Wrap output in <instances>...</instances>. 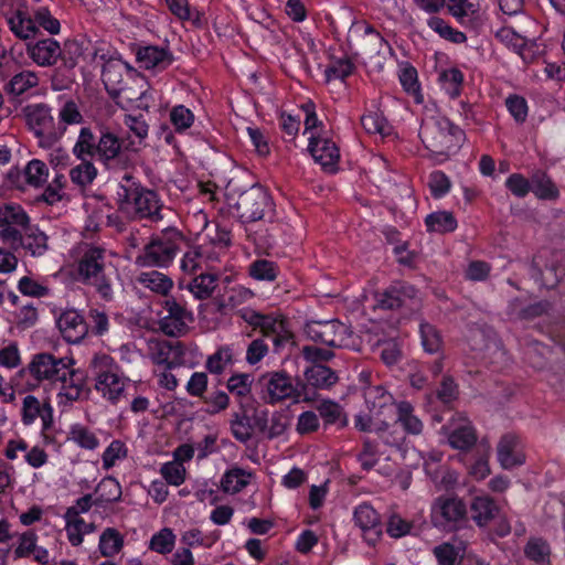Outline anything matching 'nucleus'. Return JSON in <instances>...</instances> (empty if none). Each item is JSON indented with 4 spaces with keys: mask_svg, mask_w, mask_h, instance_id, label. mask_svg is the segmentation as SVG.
I'll return each mask as SVG.
<instances>
[{
    "mask_svg": "<svg viewBox=\"0 0 565 565\" xmlns=\"http://www.w3.org/2000/svg\"><path fill=\"white\" fill-rule=\"evenodd\" d=\"M23 175L28 185L39 188L47 180L49 169L43 161L32 159L24 167Z\"/></svg>",
    "mask_w": 565,
    "mask_h": 565,
    "instance_id": "obj_43",
    "label": "nucleus"
},
{
    "mask_svg": "<svg viewBox=\"0 0 565 565\" xmlns=\"http://www.w3.org/2000/svg\"><path fill=\"white\" fill-rule=\"evenodd\" d=\"M248 273L252 278L258 281H273L278 275L275 263L267 259H258L250 264Z\"/></svg>",
    "mask_w": 565,
    "mask_h": 565,
    "instance_id": "obj_48",
    "label": "nucleus"
},
{
    "mask_svg": "<svg viewBox=\"0 0 565 565\" xmlns=\"http://www.w3.org/2000/svg\"><path fill=\"white\" fill-rule=\"evenodd\" d=\"M242 216L248 221L262 220L271 210L269 194L262 188H252L239 202Z\"/></svg>",
    "mask_w": 565,
    "mask_h": 565,
    "instance_id": "obj_16",
    "label": "nucleus"
},
{
    "mask_svg": "<svg viewBox=\"0 0 565 565\" xmlns=\"http://www.w3.org/2000/svg\"><path fill=\"white\" fill-rule=\"evenodd\" d=\"M417 291L411 285L401 282L376 296V306L383 309H393L407 306L416 298Z\"/></svg>",
    "mask_w": 565,
    "mask_h": 565,
    "instance_id": "obj_21",
    "label": "nucleus"
},
{
    "mask_svg": "<svg viewBox=\"0 0 565 565\" xmlns=\"http://www.w3.org/2000/svg\"><path fill=\"white\" fill-rule=\"evenodd\" d=\"M160 472L164 480L172 486H180L185 480V468L181 462L169 461L162 465Z\"/></svg>",
    "mask_w": 565,
    "mask_h": 565,
    "instance_id": "obj_56",
    "label": "nucleus"
},
{
    "mask_svg": "<svg viewBox=\"0 0 565 565\" xmlns=\"http://www.w3.org/2000/svg\"><path fill=\"white\" fill-rule=\"evenodd\" d=\"M105 257L102 247L89 246L86 248L78 262V274L81 279L97 287L98 291L106 296L104 285Z\"/></svg>",
    "mask_w": 565,
    "mask_h": 565,
    "instance_id": "obj_8",
    "label": "nucleus"
},
{
    "mask_svg": "<svg viewBox=\"0 0 565 565\" xmlns=\"http://www.w3.org/2000/svg\"><path fill=\"white\" fill-rule=\"evenodd\" d=\"M465 502L457 497H439L431 505V522L444 530L456 529L465 520Z\"/></svg>",
    "mask_w": 565,
    "mask_h": 565,
    "instance_id": "obj_6",
    "label": "nucleus"
},
{
    "mask_svg": "<svg viewBox=\"0 0 565 565\" xmlns=\"http://www.w3.org/2000/svg\"><path fill=\"white\" fill-rule=\"evenodd\" d=\"M447 8L457 19L473 15L479 10V2L471 0H448Z\"/></svg>",
    "mask_w": 565,
    "mask_h": 565,
    "instance_id": "obj_59",
    "label": "nucleus"
},
{
    "mask_svg": "<svg viewBox=\"0 0 565 565\" xmlns=\"http://www.w3.org/2000/svg\"><path fill=\"white\" fill-rule=\"evenodd\" d=\"M29 127L36 137H43L53 126L51 108L45 104L28 105L23 109Z\"/></svg>",
    "mask_w": 565,
    "mask_h": 565,
    "instance_id": "obj_23",
    "label": "nucleus"
},
{
    "mask_svg": "<svg viewBox=\"0 0 565 565\" xmlns=\"http://www.w3.org/2000/svg\"><path fill=\"white\" fill-rule=\"evenodd\" d=\"M353 518L355 525L362 532L364 541L374 546L382 535L377 512L371 505L363 503L355 508Z\"/></svg>",
    "mask_w": 565,
    "mask_h": 565,
    "instance_id": "obj_15",
    "label": "nucleus"
},
{
    "mask_svg": "<svg viewBox=\"0 0 565 565\" xmlns=\"http://www.w3.org/2000/svg\"><path fill=\"white\" fill-rule=\"evenodd\" d=\"M170 120L178 132L190 128L194 121L193 113L183 105H178L170 113Z\"/></svg>",
    "mask_w": 565,
    "mask_h": 565,
    "instance_id": "obj_57",
    "label": "nucleus"
},
{
    "mask_svg": "<svg viewBox=\"0 0 565 565\" xmlns=\"http://www.w3.org/2000/svg\"><path fill=\"white\" fill-rule=\"evenodd\" d=\"M70 435L71 439L83 448L94 449L98 445L96 436L85 427L75 426L72 428Z\"/></svg>",
    "mask_w": 565,
    "mask_h": 565,
    "instance_id": "obj_64",
    "label": "nucleus"
},
{
    "mask_svg": "<svg viewBox=\"0 0 565 565\" xmlns=\"http://www.w3.org/2000/svg\"><path fill=\"white\" fill-rule=\"evenodd\" d=\"M167 315L160 320L161 330L170 337L183 334L193 321L192 313L174 301L166 302Z\"/></svg>",
    "mask_w": 565,
    "mask_h": 565,
    "instance_id": "obj_17",
    "label": "nucleus"
},
{
    "mask_svg": "<svg viewBox=\"0 0 565 565\" xmlns=\"http://www.w3.org/2000/svg\"><path fill=\"white\" fill-rule=\"evenodd\" d=\"M21 413L24 425H31L40 417L43 430H47L53 423V409L50 403H41L33 395H26L23 398Z\"/></svg>",
    "mask_w": 565,
    "mask_h": 565,
    "instance_id": "obj_19",
    "label": "nucleus"
},
{
    "mask_svg": "<svg viewBox=\"0 0 565 565\" xmlns=\"http://www.w3.org/2000/svg\"><path fill=\"white\" fill-rule=\"evenodd\" d=\"M419 332L424 350L428 353L438 352L441 347V338L435 327L428 323H422Z\"/></svg>",
    "mask_w": 565,
    "mask_h": 565,
    "instance_id": "obj_55",
    "label": "nucleus"
},
{
    "mask_svg": "<svg viewBox=\"0 0 565 565\" xmlns=\"http://www.w3.org/2000/svg\"><path fill=\"white\" fill-rule=\"evenodd\" d=\"M139 191V188L132 180L130 174H125L122 178V182L119 184V189L117 191L118 202L121 207L134 202V198L136 193Z\"/></svg>",
    "mask_w": 565,
    "mask_h": 565,
    "instance_id": "obj_61",
    "label": "nucleus"
},
{
    "mask_svg": "<svg viewBox=\"0 0 565 565\" xmlns=\"http://www.w3.org/2000/svg\"><path fill=\"white\" fill-rule=\"evenodd\" d=\"M446 443L454 449L467 450L477 443V433L472 423L462 414H456L443 427Z\"/></svg>",
    "mask_w": 565,
    "mask_h": 565,
    "instance_id": "obj_7",
    "label": "nucleus"
},
{
    "mask_svg": "<svg viewBox=\"0 0 565 565\" xmlns=\"http://www.w3.org/2000/svg\"><path fill=\"white\" fill-rule=\"evenodd\" d=\"M308 150L322 169L333 172L340 159V151L335 142L324 136H309Z\"/></svg>",
    "mask_w": 565,
    "mask_h": 565,
    "instance_id": "obj_11",
    "label": "nucleus"
},
{
    "mask_svg": "<svg viewBox=\"0 0 565 565\" xmlns=\"http://www.w3.org/2000/svg\"><path fill=\"white\" fill-rule=\"evenodd\" d=\"M265 398L269 403H277L291 398L296 394V387L289 375L284 372H269L262 376Z\"/></svg>",
    "mask_w": 565,
    "mask_h": 565,
    "instance_id": "obj_12",
    "label": "nucleus"
},
{
    "mask_svg": "<svg viewBox=\"0 0 565 565\" xmlns=\"http://www.w3.org/2000/svg\"><path fill=\"white\" fill-rule=\"evenodd\" d=\"M61 47L57 41L45 39L34 44H28V54L40 66H51L61 56Z\"/></svg>",
    "mask_w": 565,
    "mask_h": 565,
    "instance_id": "obj_24",
    "label": "nucleus"
},
{
    "mask_svg": "<svg viewBox=\"0 0 565 565\" xmlns=\"http://www.w3.org/2000/svg\"><path fill=\"white\" fill-rule=\"evenodd\" d=\"M108 95H111L116 99V103L121 107H131L142 110H148L156 99V92L152 89H146L137 97H135V94L130 88L111 93L108 90Z\"/></svg>",
    "mask_w": 565,
    "mask_h": 565,
    "instance_id": "obj_26",
    "label": "nucleus"
},
{
    "mask_svg": "<svg viewBox=\"0 0 565 565\" xmlns=\"http://www.w3.org/2000/svg\"><path fill=\"white\" fill-rule=\"evenodd\" d=\"M497 460L504 470L523 466L526 456L521 438L514 434L503 435L497 445Z\"/></svg>",
    "mask_w": 565,
    "mask_h": 565,
    "instance_id": "obj_10",
    "label": "nucleus"
},
{
    "mask_svg": "<svg viewBox=\"0 0 565 565\" xmlns=\"http://www.w3.org/2000/svg\"><path fill=\"white\" fill-rule=\"evenodd\" d=\"M149 355L153 363L171 367L180 362L182 345L178 341L151 339L148 341Z\"/></svg>",
    "mask_w": 565,
    "mask_h": 565,
    "instance_id": "obj_18",
    "label": "nucleus"
},
{
    "mask_svg": "<svg viewBox=\"0 0 565 565\" xmlns=\"http://www.w3.org/2000/svg\"><path fill=\"white\" fill-rule=\"evenodd\" d=\"M57 111L58 130L61 135L66 130L67 126L79 125L84 117L81 113L78 103L73 98H61Z\"/></svg>",
    "mask_w": 565,
    "mask_h": 565,
    "instance_id": "obj_30",
    "label": "nucleus"
},
{
    "mask_svg": "<svg viewBox=\"0 0 565 565\" xmlns=\"http://www.w3.org/2000/svg\"><path fill=\"white\" fill-rule=\"evenodd\" d=\"M20 247L32 256H42L47 249V236L36 227H26Z\"/></svg>",
    "mask_w": 565,
    "mask_h": 565,
    "instance_id": "obj_37",
    "label": "nucleus"
},
{
    "mask_svg": "<svg viewBox=\"0 0 565 565\" xmlns=\"http://www.w3.org/2000/svg\"><path fill=\"white\" fill-rule=\"evenodd\" d=\"M443 459L438 451H431L424 458V469L439 490L454 489L459 481V473L449 467H437Z\"/></svg>",
    "mask_w": 565,
    "mask_h": 565,
    "instance_id": "obj_13",
    "label": "nucleus"
},
{
    "mask_svg": "<svg viewBox=\"0 0 565 565\" xmlns=\"http://www.w3.org/2000/svg\"><path fill=\"white\" fill-rule=\"evenodd\" d=\"M175 544V535L169 527H163L154 533L150 540L149 548L159 554L170 553Z\"/></svg>",
    "mask_w": 565,
    "mask_h": 565,
    "instance_id": "obj_49",
    "label": "nucleus"
},
{
    "mask_svg": "<svg viewBox=\"0 0 565 565\" xmlns=\"http://www.w3.org/2000/svg\"><path fill=\"white\" fill-rule=\"evenodd\" d=\"M425 224L429 232L439 234L450 233L457 228V220L448 211H437L428 214Z\"/></svg>",
    "mask_w": 565,
    "mask_h": 565,
    "instance_id": "obj_36",
    "label": "nucleus"
},
{
    "mask_svg": "<svg viewBox=\"0 0 565 565\" xmlns=\"http://www.w3.org/2000/svg\"><path fill=\"white\" fill-rule=\"evenodd\" d=\"M433 552L439 565H455L465 556L467 547L461 541L447 542L436 546Z\"/></svg>",
    "mask_w": 565,
    "mask_h": 565,
    "instance_id": "obj_34",
    "label": "nucleus"
},
{
    "mask_svg": "<svg viewBox=\"0 0 565 565\" xmlns=\"http://www.w3.org/2000/svg\"><path fill=\"white\" fill-rule=\"evenodd\" d=\"M39 84L38 75L32 71H22L15 74L8 83V92L20 96Z\"/></svg>",
    "mask_w": 565,
    "mask_h": 565,
    "instance_id": "obj_42",
    "label": "nucleus"
},
{
    "mask_svg": "<svg viewBox=\"0 0 565 565\" xmlns=\"http://www.w3.org/2000/svg\"><path fill=\"white\" fill-rule=\"evenodd\" d=\"M62 337L68 343H78L87 333V324L76 310H66L57 319Z\"/></svg>",
    "mask_w": 565,
    "mask_h": 565,
    "instance_id": "obj_20",
    "label": "nucleus"
},
{
    "mask_svg": "<svg viewBox=\"0 0 565 565\" xmlns=\"http://www.w3.org/2000/svg\"><path fill=\"white\" fill-rule=\"evenodd\" d=\"M29 223L30 217L20 205L3 204L0 206V226L15 225L21 228H26Z\"/></svg>",
    "mask_w": 565,
    "mask_h": 565,
    "instance_id": "obj_39",
    "label": "nucleus"
},
{
    "mask_svg": "<svg viewBox=\"0 0 565 565\" xmlns=\"http://www.w3.org/2000/svg\"><path fill=\"white\" fill-rule=\"evenodd\" d=\"M181 242L182 235L178 230H166L146 246L143 264L158 267L168 266L174 258Z\"/></svg>",
    "mask_w": 565,
    "mask_h": 565,
    "instance_id": "obj_5",
    "label": "nucleus"
},
{
    "mask_svg": "<svg viewBox=\"0 0 565 565\" xmlns=\"http://www.w3.org/2000/svg\"><path fill=\"white\" fill-rule=\"evenodd\" d=\"M97 175L96 168L88 161L83 162L70 171L72 182L81 188L90 184Z\"/></svg>",
    "mask_w": 565,
    "mask_h": 565,
    "instance_id": "obj_52",
    "label": "nucleus"
},
{
    "mask_svg": "<svg viewBox=\"0 0 565 565\" xmlns=\"http://www.w3.org/2000/svg\"><path fill=\"white\" fill-rule=\"evenodd\" d=\"M253 479V475L241 468L227 470L221 479V488L225 493L235 494L246 488Z\"/></svg>",
    "mask_w": 565,
    "mask_h": 565,
    "instance_id": "obj_32",
    "label": "nucleus"
},
{
    "mask_svg": "<svg viewBox=\"0 0 565 565\" xmlns=\"http://www.w3.org/2000/svg\"><path fill=\"white\" fill-rule=\"evenodd\" d=\"M507 189L518 198H524L532 188V180L529 181L520 173L511 174L505 181Z\"/></svg>",
    "mask_w": 565,
    "mask_h": 565,
    "instance_id": "obj_63",
    "label": "nucleus"
},
{
    "mask_svg": "<svg viewBox=\"0 0 565 565\" xmlns=\"http://www.w3.org/2000/svg\"><path fill=\"white\" fill-rule=\"evenodd\" d=\"M139 281L145 287L160 295H167L173 286V282L169 277H167L162 273L154 270L149 273H142L139 277Z\"/></svg>",
    "mask_w": 565,
    "mask_h": 565,
    "instance_id": "obj_44",
    "label": "nucleus"
},
{
    "mask_svg": "<svg viewBox=\"0 0 565 565\" xmlns=\"http://www.w3.org/2000/svg\"><path fill=\"white\" fill-rule=\"evenodd\" d=\"M306 334L316 343L328 347L358 349L353 333L340 321H313L306 326Z\"/></svg>",
    "mask_w": 565,
    "mask_h": 565,
    "instance_id": "obj_4",
    "label": "nucleus"
},
{
    "mask_svg": "<svg viewBox=\"0 0 565 565\" xmlns=\"http://www.w3.org/2000/svg\"><path fill=\"white\" fill-rule=\"evenodd\" d=\"M65 521H66V533L68 541L73 546H77L83 542V535L85 533H90L94 531V524L87 523L81 514H76L75 510H66L65 512Z\"/></svg>",
    "mask_w": 565,
    "mask_h": 565,
    "instance_id": "obj_29",
    "label": "nucleus"
},
{
    "mask_svg": "<svg viewBox=\"0 0 565 565\" xmlns=\"http://www.w3.org/2000/svg\"><path fill=\"white\" fill-rule=\"evenodd\" d=\"M361 125L367 134L376 135L381 138L392 134V126L379 110H367L361 117Z\"/></svg>",
    "mask_w": 565,
    "mask_h": 565,
    "instance_id": "obj_35",
    "label": "nucleus"
},
{
    "mask_svg": "<svg viewBox=\"0 0 565 565\" xmlns=\"http://www.w3.org/2000/svg\"><path fill=\"white\" fill-rule=\"evenodd\" d=\"M369 413H361L355 417V427L363 431L382 430L386 420L397 412V422L408 434L419 435L423 431V422L414 414L408 402L394 403L393 396L383 387H371L365 393Z\"/></svg>",
    "mask_w": 565,
    "mask_h": 565,
    "instance_id": "obj_1",
    "label": "nucleus"
},
{
    "mask_svg": "<svg viewBox=\"0 0 565 565\" xmlns=\"http://www.w3.org/2000/svg\"><path fill=\"white\" fill-rule=\"evenodd\" d=\"M216 287V277L212 274H201L195 277L188 286L190 292L196 299L209 298Z\"/></svg>",
    "mask_w": 565,
    "mask_h": 565,
    "instance_id": "obj_46",
    "label": "nucleus"
},
{
    "mask_svg": "<svg viewBox=\"0 0 565 565\" xmlns=\"http://www.w3.org/2000/svg\"><path fill=\"white\" fill-rule=\"evenodd\" d=\"M495 36L508 47L520 52L525 45V38L515 32L511 26H502L495 32Z\"/></svg>",
    "mask_w": 565,
    "mask_h": 565,
    "instance_id": "obj_58",
    "label": "nucleus"
},
{
    "mask_svg": "<svg viewBox=\"0 0 565 565\" xmlns=\"http://www.w3.org/2000/svg\"><path fill=\"white\" fill-rule=\"evenodd\" d=\"M132 203L136 212L142 217H154L161 209L157 193L146 189H139Z\"/></svg>",
    "mask_w": 565,
    "mask_h": 565,
    "instance_id": "obj_31",
    "label": "nucleus"
},
{
    "mask_svg": "<svg viewBox=\"0 0 565 565\" xmlns=\"http://www.w3.org/2000/svg\"><path fill=\"white\" fill-rule=\"evenodd\" d=\"M349 36L358 41L362 52L370 56L381 53L383 46L386 44L383 36L374 30L371 24L362 20L352 23L349 30Z\"/></svg>",
    "mask_w": 565,
    "mask_h": 565,
    "instance_id": "obj_14",
    "label": "nucleus"
},
{
    "mask_svg": "<svg viewBox=\"0 0 565 565\" xmlns=\"http://www.w3.org/2000/svg\"><path fill=\"white\" fill-rule=\"evenodd\" d=\"M443 89L450 96H459L463 83V75L458 68H449L439 75Z\"/></svg>",
    "mask_w": 565,
    "mask_h": 565,
    "instance_id": "obj_47",
    "label": "nucleus"
},
{
    "mask_svg": "<svg viewBox=\"0 0 565 565\" xmlns=\"http://www.w3.org/2000/svg\"><path fill=\"white\" fill-rule=\"evenodd\" d=\"M353 70L354 65L349 58L334 60L324 71L326 81H344L352 74Z\"/></svg>",
    "mask_w": 565,
    "mask_h": 565,
    "instance_id": "obj_51",
    "label": "nucleus"
},
{
    "mask_svg": "<svg viewBox=\"0 0 565 565\" xmlns=\"http://www.w3.org/2000/svg\"><path fill=\"white\" fill-rule=\"evenodd\" d=\"M218 259V252L210 250L207 246L200 245L188 250L181 259V269L186 274L210 268L211 264Z\"/></svg>",
    "mask_w": 565,
    "mask_h": 565,
    "instance_id": "obj_22",
    "label": "nucleus"
},
{
    "mask_svg": "<svg viewBox=\"0 0 565 565\" xmlns=\"http://www.w3.org/2000/svg\"><path fill=\"white\" fill-rule=\"evenodd\" d=\"M473 521L479 526H487L499 514L494 500L488 495L476 497L471 503Z\"/></svg>",
    "mask_w": 565,
    "mask_h": 565,
    "instance_id": "obj_28",
    "label": "nucleus"
},
{
    "mask_svg": "<svg viewBox=\"0 0 565 565\" xmlns=\"http://www.w3.org/2000/svg\"><path fill=\"white\" fill-rule=\"evenodd\" d=\"M38 535L34 531L28 530L19 535V544L14 550L17 558L28 557L38 547Z\"/></svg>",
    "mask_w": 565,
    "mask_h": 565,
    "instance_id": "obj_60",
    "label": "nucleus"
},
{
    "mask_svg": "<svg viewBox=\"0 0 565 565\" xmlns=\"http://www.w3.org/2000/svg\"><path fill=\"white\" fill-rule=\"evenodd\" d=\"M65 184V177L63 174H57L52 180V182L45 188L44 192L41 195L42 200L50 205H53L62 201L65 196V193L63 191Z\"/></svg>",
    "mask_w": 565,
    "mask_h": 565,
    "instance_id": "obj_54",
    "label": "nucleus"
},
{
    "mask_svg": "<svg viewBox=\"0 0 565 565\" xmlns=\"http://www.w3.org/2000/svg\"><path fill=\"white\" fill-rule=\"evenodd\" d=\"M531 191L542 200H552L558 195L557 188L545 174H534L532 177Z\"/></svg>",
    "mask_w": 565,
    "mask_h": 565,
    "instance_id": "obj_50",
    "label": "nucleus"
},
{
    "mask_svg": "<svg viewBox=\"0 0 565 565\" xmlns=\"http://www.w3.org/2000/svg\"><path fill=\"white\" fill-rule=\"evenodd\" d=\"M74 363L73 358L38 353L29 363L28 371L36 381L58 384V404L68 405L79 399L85 386L84 374L74 369Z\"/></svg>",
    "mask_w": 565,
    "mask_h": 565,
    "instance_id": "obj_2",
    "label": "nucleus"
},
{
    "mask_svg": "<svg viewBox=\"0 0 565 565\" xmlns=\"http://www.w3.org/2000/svg\"><path fill=\"white\" fill-rule=\"evenodd\" d=\"M234 363L233 350L222 347L206 360V369L210 373L221 374Z\"/></svg>",
    "mask_w": 565,
    "mask_h": 565,
    "instance_id": "obj_45",
    "label": "nucleus"
},
{
    "mask_svg": "<svg viewBox=\"0 0 565 565\" xmlns=\"http://www.w3.org/2000/svg\"><path fill=\"white\" fill-rule=\"evenodd\" d=\"M99 149V143L92 129L83 127L79 131L77 141L73 148V153L82 160L86 157H93Z\"/></svg>",
    "mask_w": 565,
    "mask_h": 565,
    "instance_id": "obj_38",
    "label": "nucleus"
},
{
    "mask_svg": "<svg viewBox=\"0 0 565 565\" xmlns=\"http://www.w3.org/2000/svg\"><path fill=\"white\" fill-rule=\"evenodd\" d=\"M305 379L308 385L316 388L326 390L337 383V374L329 367L321 364H313L305 372Z\"/></svg>",
    "mask_w": 565,
    "mask_h": 565,
    "instance_id": "obj_33",
    "label": "nucleus"
},
{
    "mask_svg": "<svg viewBox=\"0 0 565 565\" xmlns=\"http://www.w3.org/2000/svg\"><path fill=\"white\" fill-rule=\"evenodd\" d=\"M398 78L404 90L412 96L417 104L423 103L417 71L409 65L402 66L399 68Z\"/></svg>",
    "mask_w": 565,
    "mask_h": 565,
    "instance_id": "obj_41",
    "label": "nucleus"
},
{
    "mask_svg": "<svg viewBox=\"0 0 565 565\" xmlns=\"http://www.w3.org/2000/svg\"><path fill=\"white\" fill-rule=\"evenodd\" d=\"M550 546L541 539H531L525 547V555L537 564L545 565L550 561Z\"/></svg>",
    "mask_w": 565,
    "mask_h": 565,
    "instance_id": "obj_53",
    "label": "nucleus"
},
{
    "mask_svg": "<svg viewBox=\"0 0 565 565\" xmlns=\"http://www.w3.org/2000/svg\"><path fill=\"white\" fill-rule=\"evenodd\" d=\"M202 218L204 221L205 227L207 228V233L205 234V239H207V243H204L203 245L207 246L210 250L218 252L220 256L230 245V233L226 230L221 228L217 224H214L213 228H210L204 214H202Z\"/></svg>",
    "mask_w": 565,
    "mask_h": 565,
    "instance_id": "obj_40",
    "label": "nucleus"
},
{
    "mask_svg": "<svg viewBox=\"0 0 565 565\" xmlns=\"http://www.w3.org/2000/svg\"><path fill=\"white\" fill-rule=\"evenodd\" d=\"M6 6L7 4L4 2L2 4V13L4 14L10 30L14 33V35L22 40H28L35 36L38 32L35 22L31 18L26 17V14L21 9H17L12 12L6 11Z\"/></svg>",
    "mask_w": 565,
    "mask_h": 565,
    "instance_id": "obj_25",
    "label": "nucleus"
},
{
    "mask_svg": "<svg viewBox=\"0 0 565 565\" xmlns=\"http://www.w3.org/2000/svg\"><path fill=\"white\" fill-rule=\"evenodd\" d=\"M137 58L141 67L151 68H166L171 62L170 53L158 46H145L139 49Z\"/></svg>",
    "mask_w": 565,
    "mask_h": 565,
    "instance_id": "obj_27",
    "label": "nucleus"
},
{
    "mask_svg": "<svg viewBox=\"0 0 565 565\" xmlns=\"http://www.w3.org/2000/svg\"><path fill=\"white\" fill-rule=\"evenodd\" d=\"M243 318L250 326L259 328L265 335L271 337L276 347H279L291 335L287 321L280 315L266 316L254 310H247Z\"/></svg>",
    "mask_w": 565,
    "mask_h": 565,
    "instance_id": "obj_9",
    "label": "nucleus"
},
{
    "mask_svg": "<svg viewBox=\"0 0 565 565\" xmlns=\"http://www.w3.org/2000/svg\"><path fill=\"white\" fill-rule=\"evenodd\" d=\"M419 137L437 163H443L461 147L465 134L441 115L426 116L420 125Z\"/></svg>",
    "mask_w": 565,
    "mask_h": 565,
    "instance_id": "obj_3",
    "label": "nucleus"
},
{
    "mask_svg": "<svg viewBox=\"0 0 565 565\" xmlns=\"http://www.w3.org/2000/svg\"><path fill=\"white\" fill-rule=\"evenodd\" d=\"M428 185L434 198H443L450 190V181L448 177L441 171L430 173Z\"/></svg>",
    "mask_w": 565,
    "mask_h": 565,
    "instance_id": "obj_62",
    "label": "nucleus"
}]
</instances>
